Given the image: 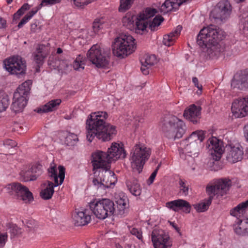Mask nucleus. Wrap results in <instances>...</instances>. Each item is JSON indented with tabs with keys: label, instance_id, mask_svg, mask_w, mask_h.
I'll return each mask as SVG.
<instances>
[{
	"label": "nucleus",
	"instance_id": "nucleus-1",
	"mask_svg": "<svg viewBox=\"0 0 248 248\" xmlns=\"http://www.w3.org/2000/svg\"><path fill=\"white\" fill-rule=\"evenodd\" d=\"M105 111L92 113L86 120L87 139L92 142L94 137L102 141H108L116 135L115 126L105 122L108 118Z\"/></svg>",
	"mask_w": 248,
	"mask_h": 248
},
{
	"label": "nucleus",
	"instance_id": "nucleus-2",
	"mask_svg": "<svg viewBox=\"0 0 248 248\" xmlns=\"http://www.w3.org/2000/svg\"><path fill=\"white\" fill-rule=\"evenodd\" d=\"M156 13V9L151 8L146 9L138 16L127 13L123 18L122 22L124 26L136 33L142 34L146 31L148 27L151 31H154L164 20L161 16L159 15L151 20V18Z\"/></svg>",
	"mask_w": 248,
	"mask_h": 248
},
{
	"label": "nucleus",
	"instance_id": "nucleus-3",
	"mask_svg": "<svg viewBox=\"0 0 248 248\" xmlns=\"http://www.w3.org/2000/svg\"><path fill=\"white\" fill-rule=\"evenodd\" d=\"M224 31L215 25H210L202 29L197 37V43L202 47L207 48L206 52L209 57H218L222 48L218 41L223 39Z\"/></svg>",
	"mask_w": 248,
	"mask_h": 248
},
{
	"label": "nucleus",
	"instance_id": "nucleus-4",
	"mask_svg": "<svg viewBox=\"0 0 248 248\" xmlns=\"http://www.w3.org/2000/svg\"><path fill=\"white\" fill-rule=\"evenodd\" d=\"M231 181L226 178L220 179L207 185L206 192L209 197L198 204H194V208L198 212L206 211L215 197L218 198L226 194L231 186Z\"/></svg>",
	"mask_w": 248,
	"mask_h": 248
},
{
	"label": "nucleus",
	"instance_id": "nucleus-5",
	"mask_svg": "<svg viewBox=\"0 0 248 248\" xmlns=\"http://www.w3.org/2000/svg\"><path fill=\"white\" fill-rule=\"evenodd\" d=\"M112 48L115 56L124 58L135 51V39L130 35L122 34L115 39Z\"/></svg>",
	"mask_w": 248,
	"mask_h": 248
},
{
	"label": "nucleus",
	"instance_id": "nucleus-6",
	"mask_svg": "<svg viewBox=\"0 0 248 248\" xmlns=\"http://www.w3.org/2000/svg\"><path fill=\"white\" fill-rule=\"evenodd\" d=\"M90 209L98 218L104 219L114 215V203L107 198L94 200L89 203Z\"/></svg>",
	"mask_w": 248,
	"mask_h": 248
},
{
	"label": "nucleus",
	"instance_id": "nucleus-7",
	"mask_svg": "<svg viewBox=\"0 0 248 248\" xmlns=\"http://www.w3.org/2000/svg\"><path fill=\"white\" fill-rule=\"evenodd\" d=\"M32 82L28 80L19 85L14 93L13 102L11 109L16 113L22 111L27 103V97L29 94Z\"/></svg>",
	"mask_w": 248,
	"mask_h": 248
},
{
	"label": "nucleus",
	"instance_id": "nucleus-8",
	"mask_svg": "<svg viewBox=\"0 0 248 248\" xmlns=\"http://www.w3.org/2000/svg\"><path fill=\"white\" fill-rule=\"evenodd\" d=\"M110 51L105 50L100 45H93L88 50L87 54V58L98 68L107 67L109 62Z\"/></svg>",
	"mask_w": 248,
	"mask_h": 248
},
{
	"label": "nucleus",
	"instance_id": "nucleus-9",
	"mask_svg": "<svg viewBox=\"0 0 248 248\" xmlns=\"http://www.w3.org/2000/svg\"><path fill=\"white\" fill-rule=\"evenodd\" d=\"M151 151L150 148L144 147L141 144H136L131 153V166L134 170L140 173L145 161L148 159Z\"/></svg>",
	"mask_w": 248,
	"mask_h": 248
},
{
	"label": "nucleus",
	"instance_id": "nucleus-10",
	"mask_svg": "<svg viewBox=\"0 0 248 248\" xmlns=\"http://www.w3.org/2000/svg\"><path fill=\"white\" fill-rule=\"evenodd\" d=\"M179 122V119L173 115H167L164 118L161 126V129L165 136L170 139L175 140L176 139L182 138L185 132V124L184 123H180L179 129L176 134H174L172 130L175 129L176 123Z\"/></svg>",
	"mask_w": 248,
	"mask_h": 248
},
{
	"label": "nucleus",
	"instance_id": "nucleus-11",
	"mask_svg": "<svg viewBox=\"0 0 248 248\" xmlns=\"http://www.w3.org/2000/svg\"><path fill=\"white\" fill-rule=\"evenodd\" d=\"M5 69L11 74L16 75L18 78L23 77L26 74V62L19 56H13L3 62Z\"/></svg>",
	"mask_w": 248,
	"mask_h": 248
},
{
	"label": "nucleus",
	"instance_id": "nucleus-12",
	"mask_svg": "<svg viewBox=\"0 0 248 248\" xmlns=\"http://www.w3.org/2000/svg\"><path fill=\"white\" fill-rule=\"evenodd\" d=\"M232 11V5L228 0H220L211 11L210 17L216 22H225L230 17Z\"/></svg>",
	"mask_w": 248,
	"mask_h": 248
},
{
	"label": "nucleus",
	"instance_id": "nucleus-13",
	"mask_svg": "<svg viewBox=\"0 0 248 248\" xmlns=\"http://www.w3.org/2000/svg\"><path fill=\"white\" fill-rule=\"evenodd\" d=\"M151 237L155 248H170L172 246L169 234L162 230L154 229Z\"/></svg>",
	"mask_w": 248,
	"mask_h": 248
},
{
	"label": "nucleus",
	"instance_id": "nucleus-14",
	"mask_svg": "<svg viewBox=\"0 0 248 248\" xmlns=\"http://www.w3.org/2000/svg\"><path fill=\"white\" fill-rule=\"evenodd\" d=\"M232 111L237 118H242L248 115V95L235 99L232 103Z\"/></svg>",
	"mask_w": 248,
	"mask_h": 248
},
{
	"label": "nucleus",
	"instance_id": "nucleus-15",
	"mask_svg": "<svg viewBox=\"0 0 248 248\" xmlns=\"http://www.w3.org/2000/svg\"><path fill=\"white\" fill-rule=\"evenodd\" d=\"M92 157L93 169L110 168V161L106 152L98 151L92 154Z\"/></svg>",
	"mask_w": 248,
	"mask_h": 248
},
{
	"label": "nucleus",
	"instance_id": "nucleus-16",
	"mask_svg": "<svg viewBox=\"0 0 248 248\" xmlns=\"http://www.w3.org/2000/svg\"><path fill=\"white\" fill-rule=\"evenodd\" d=\"M231 86L242 91L248 90V71H241L235 74L232 80Z\"/></svg>",
	"mask_w": 248,
	"mask_h": 248
},
{
	"label": "nucleus",
	"instance_id": "nucleus-17",
	"mask_svg": "<svg viewBox=\"0 0 248 248\" xmlns=\"http://www.w3.org/2000/svg\"><path fill=\"white\" fill-rule=\"evenodd\" d=\"M226 159L230 163H234L241 161L243 158L244 152L241 146L227 145L225 149Z\"/></svg>",
	"mask_w": 248,
	"mask_h": 248
},
{
	"label": "nucleus",
	"instance_id": "nucleus-18",
	"mask_svg": "<svg viewBox=\"0 0 248 248\" xmlns=\"http://www.w3.org/2000/svg\"><path fill=\"white\" fill-rule=\"evenodd\" d=\"M109 169H103L99 171V178L100 180V186L105 188L110 187L112 185H115L117 181L114 173Z\"/></svg>",
	"mask_w": 248,
	"mask_h": 248
},
{
	"label": "nucleus",
	"instance_id": "nucleus-19",
	"mask_svg": "<svg viewBox=\"0 0 248 248\" xmlns=\"http://www.w3.org/2000/svg\"><path fill=\"white\" fill-rule=\"evenodd\" d=\"M206 147L211 152L210 154L213 160H219L223 153V149L219 143V140L216 137H212L207 142Z\"/></svg>",
	"mask_w": 248,
	"mask_h": 248
},
{
	"label": "nucleus",
	"instance_id": "nucleus-20",
	"mask_svg": "<svg viewBox=\"0 0 248 248\" xmlns=\"http://www.w3.org/2000/svg\"><path fill=\"white\" fill-rule=\"evenodd\" d=\"M201 107L191 105L188 109L185 110L184 117L194 124H198L201 119Z\"/></svg>",
	"mask_w": 248,
	"mask_h": 248
},
{
	"label": "nucleus",
	"instance_id": "nucleus-21",
	"mask_svg": "<svg viewBox=\"0 0 248 248\" xmlns=\"http://www.w3.org/2000/svg\"><path fill=\"white\" fill-rule=\"evenodd\" d=\"M59 174H57V170L55 166H51L48 169V174L50 178L54 180L55 186L61 185L63 182L65 177V168L62 166L58 167Z\"/></svg>",
	"mask_w": 248,
	"mask_h": 248
},
{
	"label": "nucleus",
	"instance_id": "nucleus-22",
	"mask_svg": "<svg viewBox=\"0 0 248 248\" xmlns=\"http://www.w3.org/2000/svg\"><path fill=\"white\" fill-rule=\"evenodd\" d=\"M110 162L112 160H116L119 158H124L126 156V153L122 146L117 143H113L110 148H108L106 153Z\"/></svg>",
	"mask_w": 248,
	"mask_h": 248
},
{
	"label": "nucleus",
	"instance_id": "nucleus-23",
	"mask_svg": "<svg viewBox=\"0 0 248 248\" xmlns=\"http://www.w3.org/2000/svg\"><path fill=\"white\" fill-rule=\"evenodd\" d=\"M166 206L175 212L182 210L186 213H189L191 210V206L189 203L186 201L182 199H178L167 202L166 203Z\"/></svg>",
	"mask_w": 248,
	"mask_h": 248
},
{
	"label": "nucleus",
	"instance_id": "nucleus-24",
	"mask_svg": "<svg viewBox=\"0 0 248 248\" xmlns=\"http://www.w3.org/2000/svg\"><path fill=\"white\" fill-rule=\"evenodd\" d=\"M191 0H166L159 7V11L163 14L170 12L175 11L184 2Z\"/></svg>",
	"mask_w": 248,
	"mask_h": 248
},
{
	"label": "nucleus",
	"instance_id": "nucleus-25",
	"mask_svg": "<svg viewBox=\"0 0 248 248\" xmlns=\"http://www.w3.org/2000/svg\"><path fill=\"white\" fill-rule=\"evenodd\" d=\"M141 64V71L142 73L147 75L149 73V68L156 62V57L154 55H144L140 59Z\"/></svg>",
	"mask_w": 248,
	"mask_h": 248
},
{
	"label": "nucleus",
	"instance_id": "nucleus-26",
	"mask_svg": "<svg viewBox=\"0 0 248 248\" xmlns=\"http://www.w3.org/2000/svg\"><path fill=\"white\" fill-rule=\"evenodd\" d=\"M74 224L77 226H84L88 224L91 219V216L86 211H76L73 215Z\"/></svg>",
	"mask_w": 248,
	"mask_h": 248
},
{
	"label": "nucleus",
	"instance_id": "nucleus-27",
	"mask_svg": "<svg viewBox=\"0 0 248 248\" xmlns=\"http://www.w3.org/2000/svg\"><path fill=\"white\" fill-rule=\"evenodd\" d=\"M128 199L125 196L120 197L116 201V205L114 204V215L123 216L126 211L127 208Z\"/></svg>",
	"mask_w": 248,
	"mask_h": 248
},
{
	"label": "nucleus",
	"instance_id": "nucleus-28",
	"mask_svg": "<svg viewBox=\"0 0 248 248\" xmlns=\"http://www.w3.org/2000/svg\"><path fill=\"white\" fill-rule=\"evenodd\" d=\"M61 102L62 101L60 99L51 100L45 105L37 108L35 111L39 113H47L54 111L58 108Z\"/></svg>",
	"mask_w": 248,
	"mask_h": 248
},
{
	"label": "nucleus",
	"instance_id": "nucleus-29",
	"mask_svg": "<svg viewBox=\"0 0 248 248\" xmlns=\"http://www.w3.org/2000/svg\"><path fill=\"white\" fill-rule=\"evenodd\" d=\"M205 132L202 130H197L193 132L184 141L186 144H202V142L205 138Z\"/></svg>",
	"mask_w": 248,
	"mask_h": 248
},
{
	"label": "nucleus",
	"instance_id": "nucleus-30",
	"mask_svg": "<svg viewBox=\"0 0 248 248\" xmlns=\"http://www.w3.org/2000/svg\"><path fill=\"white\" fill-rule=\"evenodd\" d=\"M25 186L18 182H13L7 185L5 189L9 194L17 199Z\"/></svg>",
	"mask_w": 248,
	"mask_h": 248
},
{
	"label": "nucleus",
	"instance_id": "nucleus-31",
	"mask_svg": "<svg viewBox=\"0 0 248 248\" xmlns=\"http://www.w3.org/2000/svg\"><path fill=\"white\" fill-rule=\"evenodd\" d=\"M46 46L44 45H39L34 52V61L39 65L44 63V59L46 57L47 52L46 50Z\"/></svg>",
	"mask_w": 248,
	"mask_h": 248
},
{
	"label": "nucleus",
	"instance_id": "nucleus-32",
	"mask_svg": "<svg viewBox=\"0 0 248 248\" xmlns=\"http://www.w3.org/2000/svg\"><path fill=\"white\" fill-rule=\"evenodd\" d=\"M182 29V27L179 25L176 28L174 31H172L168 34L165 35L163 37V44L168 46L172 45L176 38L180 34Z\"/></svg>",
	"mask_w": 248,
	"mask_h": 248
},
{
	"label": "nucleus",
	"instance_id": "nucleus-33",
	"mask_svg": "<svg viewBox=\"0 0 248 248\" xmlns=\"http://www.w3.org/2000/svg\"><path fill=\"white\" fill-rule=\"evenodd\" d=\"M202 147V144H186L185 146V150L188 155L192 157H196L199 155Z\"/></svg>",
	"mask_w": 248,
	"mask_h": 248
},
{
	"label": "nucleus",
	"instance_id": "nucleus-34",
	"mask_svg": "<svg viewBox=\"0 0 248 248\" xmlns=\"http://www.w3.org/2000/svg\"><path fill=\"white\" fill-rule=\"evenodd\" d=\"M126 186L129 191L133 195L137 196L140 195L141 189L137 179L127 180Z\"/></svg>",
	"mask_w": 248,
	"mask_h": 248
},
{
	"label": "nucleus",
	"instance_id": "nucleus-35",
	"mask_svg": "<svg viewBox=\"0 0 248 248\" xmlns=\"http://www.w3.org/2000/svg\"><path fill=\"white\" fill-rule=\"evenodd\" d=\"M234 230L238 235H248V217L239 221Z\"/></svg>",
	"mask_w": 248,
	"mask_h": 248
},
{
	"label": "nucleus",
	"instance_id": "nucleus-36",
	"mask_svg": "<svg viewBox=\"0 0 248 248\" xmlns=\"http://www.w3.org/2000/svg\"><path fill=\"white\" fill-rule=\"evenodd\" d=\"M47 186L40 192V196L44 200H48L51 198L54 192L55 184L49 181H47Z\"/></svg>",
	"mask_w": 248,
	"mask_h": 248
},
{
	"label": "nucleus",
	"instance_id": "nucleus-37",
	"mask_svg": "<svg viewBox=\"0 0 248 248\" xmlns=\"http://www.w3.org/2000/svg\"><path fill=\"white\" fill-rule=\"evenodd\" d=\"M248 209V200L239 203L236 207L231 209L230 210V214L234 217H240V214H243Z\"/></svg>",
	"mask_w": 248,
	"mask_h": 248
},
{
	"label": "nucleus",
	"instance_id": "nucleus-38",
	"mask_svg": "<svg viewBox=\"0 0 248 248\" xmlns=\"http://www.w3.org/2000/svg\"><path fill=\"white\" fill-rule=\"evenodd\" d=\"M17 199L22 200L25 203H30L33 201V197L32 193L25 186Z\"/></svg>",
	"mask_w": 248,
	"mask_h": 248
},
{
	"label": "nucleus",
	"instance_id": "nucleus-39",
	"mask_svg": "<svg viewBox=\"0 0 248 248\" xmlns=\"http://www.w3.org/2000/svg\"><path fill=\"white\" fill-rule=\"evenodd\" d=\"M40 9V7H35L30 11L27 14H26L22 19L20 22L18 23L17 26L18 28H22L24 24L27 23L28 21L31 19V18L38 12Z\"/></svg>",
	"mask_w": 248,
	"mask_h": 248
},
{
	"label": "nucleus",
	"instance_id": "nucleus-40",
	"mask_svg": "<svg viewBox=\"0 0 248 248\" xmlns=\"http://www.w3.org/2000/svg\"><path fill=\"white\" fill-rule=\"evenodd\" d=\"M78 141V139L76 134L68 132L65 137L64 144L67 146H74Z\"/></svg>",
	"mask_w": 248,
	"mask_h": 248
},
{
	"label": "nucleus",
	"instance_id": "nucleus-41",
	"mask_svg": "<svg viewBox=\"0 0 248 248\" xmlns=\"http://www.w3.org/2000/svg\"><path fill=\"white\" fill-rule=\"evenodd\" d=\"M30 169L33 174V176H32L33 180H36L43 172L42 166L38 163H35Z\"/></svg>",
	"mask_w": 248,
	"mask_h": 248
},
{
	"label": "nucleus",
	"instance_id": "nucleus-42",
	"mask_svg": "<svg viewBox=\"0 0 248 248\" xmlns=\"http://www.w3.org/2000/svg\"><path fill=\"white\" fill-rule=\"evenodd\" d=\"M134 1V0H120L119 11L124 13L129 10L133 3Z\"/></svg>",
	"mask_w": 248,
	"mask_h": 248
},
{
	"label": "nucleus",
	"instance_id": "nucleus-43",
	"mask_svg": "<svg viewBox=\"0 0 248 248\" xmlns=\"http://www.w3.org/2000/svg\"><path fill=\"white\" fill-rule=\"evenodd\" d=\"M84 61L82 60V57L79 55L74 61L73 66L75 70L80 71L81 69H84Z\"/></svg>",
	"mask_w": 248,
	"mask_h": 248
},
{
	"label": "nucleus",
	"instance_id": "nucleus-44",
	"mask_svg": "<svg viewBox=\"0 0 248 248\" xmlns=\"http://www.w3.org/2000/svg\"><path fill=\"white\" fill-rule=\"evenodd\" d=\"M31 6L28 3L24 4L14 15V20H17L19 19L20 16L23 15L26 11L29 10Z\"/></svg>",
	"mask_w": 248,
	"mask_h": 248
},
{
	"label": "nucleus",
	"instance_id": "nucleus-45",
	"mask_svg": "<svg viewBox=\"0 0 248 248\" xmlns=\"http://www.w3.org/2000/svg\"><path fill=\"white\" fill-rule=\"evenodd\" d=\"M20 175L22 179L24 182H28L31 181H35V180H33V178H32V176H33V174L32 173V172L30 169L28 170H22L20 172Z\"/></svg>",
	"mask_w": 248,
	"mask_h": 248
},
{
	"label": "nucleus",
	"instance_id": "nucleus-46",
	"mask_svg": "<svg viewBox=\"0 0 248 248\" xmlns=\"http://www.w3.org/2000/svg\"><path fill=\"white\" fill-rule=\"evenodd\" d=\"M240 23L244 32H248V12L242 15Z\"/></svg>",
	"mask_w": 248,
	"mask_h": 248
},
{
	"label": "nucleus",
	"instance_id": "nucleus-47",
	"mask_svg": "<svg viewBox=\"0 0 248 248\" xmlns=\"http://www.w3.org/2000/svg\"><path fill=\"white\" fill-rule=\"evenodd\" d=\"M186 182V181L181 179H180L179 181L180 192H182L185 196H186L188 194V185H187Z\"/></svg>",
	"mask_w": 248,
	"mask_h": 248
},
{
	"label": "nucleus",
	"instance_id": "nucleus-48",
	"mask_svg": "<svg viewBox=\"0 0 248 248\" xmlns=\"http://www.w3.org/2000/svg\"><path fill=\"white\" fill-rule=\"evenodd\" d=\"M7 231L11 233V237H14L21 233L20 229L14 224H9Z\"/></svg>",
	"mask_w": 248,
	"mask_h": 248
},
{
	"label": "nucleus",
	"instance_id": "nucleus-49",
	"mask_svg": "<svg viewBox=\"0 0 248 248\" xmlns=\"http://www.w3.org/2000/svg\"><path fill=\"white\" fill-rule=\"evenodd\" d=\"M9 104V98L7 95L0 96V112L5 110Z\"/></svg>",
	"mask_w": 248,
	"mask_h": 248
},
{
	"label": "nucleus",
	"instance_id": "nucleus-50",
	"mask_svg": "<svg viewBox=\"0 0 248 248\" xmlns=\"http://www.w3.org/2000/svg\"><path fill=\"white\" fill-rule=\"evenodd\" d=\"M74 5L78 8L83 9L89 3H91V0H73Z\"/></svg>",
	"mask_w": 248,
	"mask_h": 248
},
{
	"label": "nucleus",
	"instance_id": "nucleus-51",
	"mask_svg": "<svg viewBox=\"0 0 248 248\" xmlns=\"http://www.w3.org/2000/svg\"><path fill=\"white\" fill-rule=\"evenodd\" d=\"M62 0H42L41 3L38 5V7H40V8L43 6H52L57 4L60 3Z\"/></svg>",
	"mask_w": 248,
	"mask_h": 248
},
{
	"label": "nucleus",
	"instance_id": "nucleus-52",
	"mask_svg": "<svg viewBox=\"0 0 248 248\" xmlns=\"http://www.w3.org/2000/svg\"><path fill=\"white\" fill-rule=\"evenodd\" d=\"M7 234L6 233H0V248H3L7 240Z\"/></svg>",
	"mask_w": 248,
	"mask_h": 248
},
{
	"label": "nucleus",
	"instance_id": "nucleus-53",
	"mask_svg": "<svg viewBox=\"0 0 248 248\" xmlns=\"http://www.w3.org/2000/svg\"><path fill=\"white\" fill-rule=\"evenodd\" d=\"M132 234L135 235L139 240H141L142 236L141 232L136 228H133L130 230Z\"/></svg>",
	"mask_w": 248,
	"mask_h": 248
},
{
	"label": "nucleus",
	"instance_id": "nucleus-54",
	"mask_svg": "<svg viewBox=\"0 0 248 248\" xmlns=\"http://www.w3.org/2000/svg\"><path fill=\"white\" fill-rule=\"evenodd\" d=\"M102 24H101L99 21L95 20L93 24V29L94 32H97L102 27Z\"/></svg>",
	"mask_w": 248,
	"mask_h": 248
},
{
	"label": "nucleus",
	"instance_id": "nucleus-55",
	"mask_svg": "<svg viewBox=\"0 0 248 248\" xmlns=\"http://www.w3.org/2000/svg\"><path fill=\"white\" fill-rule=\"evenodd\" d=\"M4 144L8 146H10L11 147H16V141L11 140H7L4 142Z\"/></svg>",
	"mask_w": 248,
	"mask_h": 248
},
{
	"label": "nucleus",
	"instance_id": "nucleus-56",
	"mask_svg": "<svg viewBox=\"0 0 248 248\" xmlns=\"http://www.w3.org/2000/svg\"><path fill=\"white\" fill-rule=\"evenodd\" d=\"M192 81L194 84L195 86L199 90H200L201 92L202 90V85L199 84L198 78L196 77L193 78Z\"/></svg>",
	"mask_w": 248,
	"mask_h": 248
},
{
	"label": "nucleus",
	"instance_id": "nucleus-57",
	"mask_svg": "<svg viewBox=\"0 0 248 248\" xmlns=\"http://www.w3.org/2000/svg\"><path fill=\"white\" fill-rule=\"evenodd\" d=\"M7 27L6 21L1 17H0V29H5Z\"/></svg>",
	"mask_w": 248,
	"mask_h": 248
},
{
	"label": "nucleus",
	"instance_id": "nucleus-58",
	"mask_svg": "<svg viewBox=\"0 0 248 248\" xmlns=\"http://www.w3.org/2000/svg\"><path fill=\"white\" fill-rule=\"evenodd\" d=\"M157 173V170H154V172L151 174L148 180L150 182V184H152L154 182Z\"/></svg>",
	"mask_w": 248,
	"mask_h": 248
},
{
	"label": "nucleus",
	"instance_id": "nucleus-59",
	"mask_svg": "<svg viewBox=\"0 0 248 248\" xmlns=\"http://www.w3.org/2000/svg\"><path fill=\"white\" fill-rule=\"evenodd\" d=\"M180 123H183V121H181L179 119V122H177L176 123V125L175 126V129L172 130V131L173 132L174 134H176L178 130L179 129V125L180 124ZM175 134H174L175 135Z\"/></svg>",
	"mask_w": 248,
	"mask_h": 248
},
{
	"label": "nucleus",
	"instance_id": "nucleus-60",
	"mask_svg": "<svg viewBox=\"0 0 248 248\" xmlns=\"http://www.w3.org/2000/svg\"><path fill=\"white\" fill-rule=\"evenodd\" d=\"M244 137L247 141H248V124L244 128Z\"/></svg>",
	"mask_w": 248,
	"mask_h": 248
},
{
	"label": "nucleus",
	"instance_id": "nucleus-61",
	"mask_svg": "<svg viewBox=\"0 0 248 248\" xmlns=\"http://www.w3.org/2000/svg\"><path fill=\"white\" fill-rule=\"evenodd\" d=\"M170 224L175 229V230L179 232L180 231V229L177 227V226L172 222L169 221Z\"/></svg>",
	"mask_w": 248,
	"mask_h": 248
},
{
	"label": "nucleus",
	"instance_id": "nucleus-62",
	"mask_svg": "<svg viewBox=\"0 0 248 248\" xmlns=\"http://www.w3.org/2000/svg\"><path fill=\"white\" fill-rule=\"evenodd\" d=\"M36 27H37L36 24L33 23V24H31V31H35Z\"/></svg>",
	"mask_w": 248,
	"mask_h": 248
},
{
	"label": "nucleus",
	"instance_id": "nucleus-63",
	"mask_svg": "<svg viewBox=\"0 0 248 248\" xmlns=\"http://www.w3.org/2000/svg\"><path fill=\"white\" fill-rule=\"evenodd\" d=\"M93 182L94 185H99L100 186V180L97 179H94Z\"/></svg>",
	"mask_w": 248,
	"mask_h": 248
},
{
	"label": "nucleus",
	"instance_id": "nucleus-64",
	"mask_svg": "<svg viewBox=\"0 0 248 248\" xmlns=\"http://www.w3.org/2000/svg\"><path fill=\"white\" fill-rule=\"evenodd\" d=\"M62 52V50L61 48H58L57 49V53L61 54Z\"/></svg>",
	"mask_w": 248,
	"mask_h": 248
}]
</instances>
